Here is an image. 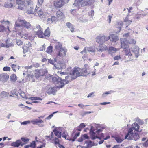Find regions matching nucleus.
<instances>
[{
    "label": "nucleus",
    "instance_id": "nucleus-13",
    "mask_svg": "<svg viewBox=\"0 0 148 148\" xmlns=\"http://www.w3.org/2000/svg\"><path fill=\"white\" fill-rule=\"evenodd\" d=\"M32 123L34 125H37L39 127H42L44 126V125L43 123L44 121L40 119H36L31 121Z\"/></svg>",
    "mask_w": 148,
    "mask_h": 148
},
{
    "label": "nucleus",
    "instance_id": "nucleus-7",
    "mask_svg": "<svg viewBox=\"0 0 148 148\" xmlns=\"http://www.w3.org/2000/svg\"><path fill=\"white\" fill-rule=\"evenodd\" d=\"M48 62L54 65L53 68L58 69H63L65 67V64L64 61H61L59 59H57V58L54 59V60L48 59Z\"/></svg>",
    "mask_w": 148,
    "mask_h": 148
},
{
    "label": "nucleus",
    "instance_id": "nucleus-51",
    "mask_svg": "<svg viewBox=\"0 0 148 148\" xmlns=\"http://www.w3.org/2000/svg\"><path fill=\"white\" fill-rule=\"evenodd\" d=\"M30 147H31V148H36V143L35 141H32L30 143Z\"/></svg>",
    "mask_w": 148,
    "mask_h": 148
},
{
    "label": "nucleus",
    "instance_id": "nucleus-17",
    "mask_svg": "<svg viewBox=\"0 0 148 148\" xmlns=\"http://www.w3.org/2000/svg\"><path fill=\"white\" fill-rule=\"evenodd\" d=\"M64 4V2L63 0H57L54 2L55 6L57 8H60Z\"/></svg>",
    "mask_w": 148,
    "mask_h": 148
},
{
    "label": "nucleus",
    "instance_id": "nucleus-6",
    "mask_svg": "<svg viewBox=\"0 0 148 148\" xmlns=\"http://www.w3.org/2000/svg\"><path fill=\"white\" fill-rule=\"evenodd\" d=\"M120 40L121 47L124 49V51L125 55L128 56L130 58L129 60H133L134 57L130 52V50L128 48L129 45L127 40L125 38H121Z\"/></svg>",
    "mask_w": 148,
    "mask_h": 148
},
{
    "label": "nucleus",
    "instance_id": "nucleus-8",
    "mask_svg": "<svg viewBox=\"0 0 148 148\" xmlns=\"http://www.w3.org/2000/svg\"><path fill=\"white\" fill-rule=\"evenodd\" d=\"M67 50L63 47L56 51V58L57 59H59L61 61H63V58L66 55Z\"/></svg>",
    "mask_w": 148,
    "mask_h": 148
},
{
    "label": "nucleus",
    "instance_id": "nucleus-3",
    "mask_svg": "<svg viewBox=\"0 0 148 148\" xmlns=\"http://www.w3.org/2000/svg\"><path fill=\"white\" fill-rule=\"evenodd\" d=\"M52 79L53 82L56 84V86L50 87L49 88L47 92L49 94H52L54 95L57 91V88L60 89L64 86V84L63 82H64V80H62L61 78L57 76L52 77Z\"/></svg>",
    "mask_w": 148,
    "mask_h": 148
},
{
    "label": "nucleus",
    "instance_id": "nucleus-22",
    "mask_svg": "<svg viewBox=\"0 0 148 148\" xmlns=\"http://www.w3.org/2000/svg\"><path fill=\"white\" fill-rule=\"evenodd\" d=\"M54 44H55V48L56 51L63 48L62 47V44L59 42L56 41L54 42Z\"/></svg>",
    "mask_w": 148,
    "mask_h": 148
},
{
    "label": "nucleus",
    "instance_id": "nucleus-16",
    "mask_svg": "<svg viewBox=\"0 0 148 148\" xmlns=\"http://www.w3.org/2000/svg\"><path fill=\"white\" fill-rule=\"evenodd\" d=\"M131 51L133 52L136 57L137 58L139 56V49L137 46H134L132 48H131Z\"/></svg>",
    "mask_w": 148,
    "mask_h": 148
},
{
    "label": "nucleus",
    "instance_id": "nucleus-58",
    "mask_svg": "<svg viewBox=\"0 0 148 148\" xmlns=\"http://www.w3.org/2000/svg\"><path fill=\"white\" fill-rule=\"evenodd\" d=\"M136 42L134 40V39H132L130 40V41H129V43L128 42V43H129L130 44H135L136 43Z\"/></svg>",
    "mask_w": 148,
    "mask_h": 148
},
{
    "label": "nucleus",
    "instance_id": "nucleus-27",
    "mask_svg": "<svg viewBox=\"0 0 148 148\" xmlns=\"http://www.w3.org/2000/svg\"><path fill=\"white\" fill-rule=\"evenodd\" d=\"M42 29L41 28L40 26L39 25H37L33 28L34 31L36 32H39L42 30Z\"/></svg>",
    "mask_w": 148,
    "mask_h": 148
},
{
    "label": "nucleus",
    "instance_id": "nucleus-26",
    "mask_svg": "<svg viewBox=\"0 0 148 148\" xmlns=\"http://www.w3.org/2000/svg\"><path fill=\"white\" fill-rule=\"evenodd\" d=\"M9 40H7L6 42V45L3 43H1L0 45V46L1 47H6L8 48L10 46H12V44L10 43L9 42Z\"/></svg>",
    "mask_w": 148,
    "mask_h": 148
},
{
    "label": "nucleus",
    "instance_id": "nucleus-36",
    "mask_svg": "<svg viewBox=\"0 0 148 148\" xmlns=\"http://www.w3.org/2000/svg\"><path fill=\"white\" fill-rule=\"evenodd\" d=\"M87 49L88 52L94 53L95 51V48L92 46H91L90 47H87Z\"/></svg>",
    "mask_w": 148,
    "mask_h": 148
},
{
    "label": "nucleus",
    "instance_id": "nucleus-40",
    "mask_svg": "<svg viewBox=\"0 0 148 148\" xmlns=\"http://www.w3.org/2000/svg\"><path fill=\"white\" fill-rule=\"evenodd\" d=\"M87 49L85 48L84 50L81 52V53H82L83 55H84V56H82V58L84 59V58L87 57V56L86 55L87 53Z\"/></svg>",
    "mask_w": 148,
    "mask_h": 148
},
{
    "label": "nucleus",
    "instance_id": "nucleus-56",
    "mask_svg": "<svg viewBox=\"0 0 148 148\" xmlns=\"http://www.w3.org/2000/svg\"><path fill=\"white\" fill-rule=\"evenodd\" d=\"M51 18L53 22H56L58 20L57 18L55 16H51Z\"/></svg>",
    "mask_w": 148,
    "mask_h": 148
},
{
    "label": "nucleus",
    "instance_id": "nucleus-52",
    "mask_svg": "<svg viewBox=\"0 0 148 148\" xmlns=\"http://www.w3.org/2000/svg\"><path fill=\"white\" fill-rule=\"evenodd\" d=\"M30 121H24L22 122H20L21 125H26L27 124H30Z\"/></svg>",
    "mask_w": 148,
    "mask_h": 148
},
{
    "label": "nucleus",
    "instance_id": "nucleus-57",
    "mask_svg": "<svg viewBox=\"0 0 148 148\" xmlns=\"http://www.w3.org/2000/svg\"><path fill=\"white\" fill-rule=\"evenodd\" d=\"M95 93V92H93L92 93H89L87 97L88 98H89V97H94V96H95L94 95V94Z\"/></svg>",
    "mask_w": 148,
    "mask_h": 148
},
{
    "label": "nucleus",
    "instance_id": "nucleus-55",
    "mask_svg": "<svg viewBox=\"0 0 148 148\" xmlns=\"http://www.w3.org/2000/svg\"><path fill=\"white\" fill-rule=\"evenodd\" d=\"M112 17V16L110 15H108V16L107 21L109 23H110L111 22V19Z\"/></svg>",
    "mask_w": 148,
    "mask_h": 148
},
{
    "label": "nucleus",
    "instance_id": "nucleus-29",
    "mask_svg": "<svg viewBox=\"0 0 148 148\" xmlns=\"http://www.w3.org/2000/svg\"><path fill=\"white\" fill-rule=\"evenodd\" d=\"M85 144H86V146L88 148H91L92 146L94 145V143L91 141H85Z\"/></svg>",
    "mask_w": 148,
    "mask_h": 148
},
{
    "label": "nucleus",
    "instance_id": "nucleus-20",
    "mask_svg": "<svg viewBox=\"0 0 148 148\" xmlns=\"http://www.w3.org/2000/svg\"><path fill=\"white\" fill-rule=\"evenodd\" d=\"M104 38L103 37V36H98L96 38V41L97 42H98L100 44L102 45L104 42L103 39Z\"/></svg>",
    "mask_w": 148,
    "mask_h": 148
},
{
    "label": "nucleus",
    "instance_id": "nucleus-50",
    "mask_svg": "<svg viewBox=\"0 0 148 148\" xmlns=\"http://www.w3.org/2000/svg\"><path fill=\"white\" fill-rule=\"evenodd\" d=\"M114 92V91L111 90L110 91H109L107 92H106L105 93H103L102 95V97H105L106 96V95H108V94H110L111 93H113Z\"/></svg>",
    "mask_w": 148,
    "mask_h": 148
},
{
    "label": "nucleus",
    "instance_id": "nucleus-45",
    "mask_svg": "<svg viewBox=\"0 0 148 148\" xmlns=\"http://www.w3.org/2000/svg\"><path fill=\"white\" fill-rule=\"evenodd\" d=\"M62 127H56L54 130L60 134H61L62 132Z\"/></svg>",
    "mask_w": 148,
    "mask_h": 148
},
{
    "label": "nucleus",
    "instance_id": "nucleus-62",
    "mask_svg": "<svg viewBox=\"0 0 148 148\" xmlns=\"http://www.w3.org/2000/svg\"><path fill=\"white\" fill-rule=\"evenodd\" d=\"M40 64L38 63H35L33 64L32 66L36 68H38L40 66Z\"/></svg>",
    "mask_w": 148,
    "mask_h": 148
},
{
    "label": "nucleus",
    "instance_id": "nucleus-33",
    "mask_svg": "<svg viewBox=\"0 0 148 148\" xmlns=\"http://www.w3.org/2000/svg\"><path fill=\"white\" fill-rule=\"evenodd\" d=\"M36 34L37 35L38 37L40 38H44V35L43 32V30H41L38 32H37Z\"/></svg>",
    "mask_w": 148,
    "mask_h": 148
},
{
    "label": "nucleus",
    "instance_id": "nucleus-38",
    "mask_svg": "<svg viewBox=\"0 0 148 148\" xmlns=\"http://www.w3.org/2000/svg\"><path fill=\"white\" fill-rule=\"evenodd\" d=\"M4 6L5 8H11L13 6V4L8 2H5Z\"/></svg>",
    "mask_w": 148,
    "mask_h": 148
},
{
    "label": "nucleus",
    "instance_id": "nucleus-19",
    "mask_svg": "<svg viewBox=\"0 0 148 148\" xmlns=\"http://www.w3.org/2000/svg\"><path fill=\"white\" fill-rule=\"evenodd\" d=\"M31 47V44L29 42L28 44L27 43L23 47V53L29 51H30V48Z\"/></svg>",
    "mask_w": 148,
    "mask_h": 148
},
{
    "label": "nucleus",
    "instance_id": "nucleus-9",
    "mask_svg": "<svg viewBox=\"0 0 148 148\" xmlns=\"http://www.w3.org/2000/svg\"><path fill=\"white\" fill-rule=\"evenodd\" d=\"M90 0H75L74 6L78 8L86 6L89 4Z\"/></svg>",
    "mask_w": 148,
    "mask_h": 148
},
{
    "label": "nucleus",
    "instance_id": "nucleus-14",
    "mask_svg": "<svg viewBox=\"0 0 148 148\" xmlns=\"http://www.w3.org/2000/svg\"><path fill=\"white\" fill-rule=\"evenodd\" d=\"M26 4H27L28 5V7H30V10H28L26 13L29 14L32 13L34 14L35 11H33L34 8L32 5L33 3L32 1L30 0H28L26 1Z\"/></svg>",
    "mask_w": 148,
    "mask_h": 148
},
{
    "label": "nucleus",
    "instance_id": "nucleus-23",
    "mask_svg": "<svg viewBox=\"0 0 148 148\" xmlns=\"http://www.w3.org/2000/svg\"><path fill=\"white\" fill-rule=\"evenodd\" d=\"M119 50V49H116L113 47H110L108 49V52L109 54L112 55L113 53H116Z\"/></svg>",
    "mask_w": 148,
    "mask_h": 148
},
{
    "label": "nucleus",
    "instance_id": "nucleus-46",
    "mask_svg": "<svg viewBox=\"0 0 148 148\" xmlns=\"http://www.w3.org/2000/svg\"><path fill=\"white\" fill-rule=\"evenodd\" d=\"M141 15H142L143 16H145L146 15V14H140L138 13L135 16V19L136 18L137 19H139L140 18Z\"/></svg>",
    "mask_w": 148,
    "mask_h": 148
},
{
    "label": "nucleus",
    "instance_id": "nucleus-41",
    "mask_svg": "<svg viewBox=\"0 0 148 148\" xmlns=\"http://www.w3.org/2000/svg\"><path fill=\"white\" fill-rule=\"evenodd\" d=\"M11 67L12 69L14 71H16V69H19V66L14 65V64H12L11 65Z\"/></svg>",
    "mask_w": 148,
    "mask_h": 148
},
{
    "label": "nucleus",
    "instance_id": "nucleus-25",
    "mask_svg": "<svg viewBox=\"0 0 148 148\" xmlns=\"http://www.w3.org/2000/svg\"><path fill=\"white\" fill-rule=\"evenodd\" d=\"M66 25L70 30L71 32H74L75 28L74 26L71 24L70 22H67L66 23Z\"/></svg>",
    "mask_w": 148,
    "mask_h": 148
},
{
    "label": "nucleus",
    "instance_id": "nucleus-63",
    "mask_svg": "<svg viewBox=\"0 0 148 148\" xmlns=\"http://www.w3.org/2000/svg\"><path fill=\"white\" fill-rule=\"evenodd\" d=\"M82 137L84 139V140H85V139H88L89 138L87 134H84L83 135H82Z\"/></svg>",
    "mask_w": 148,
    "mask_h": 148
},
{
    "label": "nucleus",
    "instance_id": "nucleus-34",
    "mask_svg": "<svg viewBox=\"0 0 148 148\" xmlns=\"http://www.w3.org/2000/svg\"><path fill=\"white\" fill-rule=\"evenodd\" d=\"M132 19L130 20V18H129V16L128 15H127V17L124 20V22H126L127 24L129 25L132 22Z\"/></svg>",
    "mask_w": 148,
    "mask_h": 148
},
{
    "label": "nucleus",
    "instance_id": "nucleus-42",
    "mask_svg": "<svg viewBox=\"0 0 148 148\" xmlns=\"http://www.w3.org/2000/svg\"><path fill=\"white\" fill-rule=\"evenodd\" d=\"M29 99L32 100H42V99L40 97H31Z\"/></svg>",
    "mask_w": 148,
    "mask_h": 148
},
{
    "label": "nucleus",
    "instance_id": "nucleus-64",
    "mask_svg": "<svg viewBox=\"0 0 148 148\" xmlns=\"http://www.w3.org/2000/svg\"><path fill=\"white\" fill-rule=\"evenodd\" d=\"M143 146L145 147H147L148 146V140L143 144Z\"/></svg>",
    "mask_w": 148,
    "mask_h": 148
},
{
    "label": "nucleus",
    "instance_id": "nucleus-30",
    "mask_svg": "<svg viewBox=\"0 0 148 148\" xmlns=\"http://www.w3.org/2000/svg\"><path fill=\"white\" fill-rule=\"evenodd\" d=\"M110 37L112 38V42H114L115 43L117 41L119 40L118 36L114 34H112L111 36Z\"/></svg>",
    "mask_w": 148,
    "mask_h": 148
},
{
    "label": "nucleus",
    "instance_id": "nucleus-53",
    "mask_svg": "<svg viewBox=\"0 0 148 148\" xmlns=\"http://www.w3.org/2000/svg\"><path fill=\"white\" fill-rule=\"evenodd\" d=\"M53 140L54 141V143L56 144H59V140L57 138H55Z\"/></svg>",
    "mask_w": 148,
    "mask_h": 148
},
{
    "label": "nucleus",
    "instance_id": "nucleus-31",
    "mask_svg": "<svg viewBox=\"0 0 148 148\" xmlns=\"http://www.w3.org/2000/svg\"><path fill=\"white\" fill-rule=\"evenodd\" d=\"M107 49V47L105 45H101L100 46V48L97 50L98 51L103 52Z\"/></svg>",
    "mask_w": 148,
    "mask_h": 148
},
{
    "label": "nucleus",
    "instance_id": "nucleus-43",
    "mask_svg": "<svg viewBox=\"0 0 148 148\" xmlns=\"http://www.w3.org/2000/svg\"><path fill=\"white\" fill-rule=\"evenodd\" d=\"M56 14L58 18L62 17L63 15V13L60 11H58L56 12Z\"/></svg>",
    "mask_w": 148,
    "mask_h": 148
},
{
    "label": "nucleus",
    "instance_id": "nucleus-28",
    "mask_svg": "<svg viewBox=\"0 0 148 148\" xmlns=\"http://www.w3.org/2000/svg\"><path fill=\"white\" fill-rule=\"evenodd\" d=\"M44 34L45 36L44 38H45L46 36L49 37L50 36V29L49 27H48L45 30Z\"/></svg>",
    "mask_w": 148,
    "mask_h": 148
},
{
    "label": "nucleus",
    "instance_id": "nucleus-18",
    "mask_svg": "<svg viewBox=\"0 0 148 148\" xmlns=\"http://www.w3.org/2000/svg\"><path fill=\"white\" fill-rule=\"evenodd\" d=\"M9 78V75L6 73H3L0 75V81L5 82L8 80Z\"/></svg>",
    "mask_w": 148,
    "mask_h": 148
},
{
    "label": "nucleus",
    "instance_id": "nucleus-2",
    "mask_svg": "<svg viewBox=\"0 0 148 148\" xmlns=\"http://www.w3.org/2000/svg\"><path fill=\"white\" fill-rule=\"evenodd\" d=\"M68 71L69 72L67 73H69L71 79H75L80 76H85L90 73L85 69H81L78 67L74 68L72 71L71 68L69 67L68 68Z\"/></svg>",
    "mask_w": 148,
    "mask_h": 148
},
{
    "label": "nucleus",
    "instance_id": "nucleus-47",
    "mask_svg": "<svg viewBox=\"0 0 148 148\" xmlns=\"http://www.w3.org/2000/svg\"><path fill=\"white\" fill-rule=\"evenodd\" d=\"M115 140L117 143H120L122 142L123 140L121 139L120 137H116L115 138Z\"/></svg>",
    "mask_w": 148,
    "mask_h": 148
},
{
    "label": "nucleus",
    "instance_id": "nucleus-49",
    "mask_svg": "<svg viewBox=\"0 0 148 148\" xmlns=\"http://www.w3.org/2000/svg\"><path fill=\"white\" fill-rule=\"evenodd\" d=\"M27 75L26 77V79L27 80H30L31 79H32L33 78L34 75H33L29 74H27Z\"/></svg>",
    "mask_w": 148,
    "mask_h": 148
},
{
    "label": "nucleus",
    "instance_id": "nucleus-21",
    "mask_svg": "<svg viewBox=\"0 0 148 148\" xmlns=\"http://www.w3.org/2000/svg\"><path fill=\"white\" fill-rule=\"evenodd\" d=\"M21 142L20 140H17L16 142H13L11 144V145L14 147H18L20 145L22 146L23 144L21 143Z\"/></svg>",
    "mask_w": 148,
    "mask_h": 148
},
{
    "label": "nucleus",
    "instance_id": "nucleus-1",
    "mask_svg": "<svg viewBox=\"0 0 148 148\" xmlns=\"http://www.w3.org/2000/svg\"><path fill=\"white\" fill-rule=\"evenodd\" d=\"M142 130L139 129V126L138 124L134 123L132 125V127L128 129V132L125 137V139L136 141L140 138L139 135L137 132H141Z\"/></svg>",
    "mask_w": 148,
    "mask_h": 148
},
{
    "label": "nucleus",
    "instance_id": "nucleus-15",
    "mask_svg": "<svg viewBox=\"0 0 148 148\" xmlns=\"http://www.w3.org/2000/svg\"><path fill=\"white\" fill-rule=\"evenodd\" d=\"M16 3L18 5V8L23 10L26 8L25 2L22 0H16Z\"/></svg>",
    "mask_w": 148,
    "mask_h": 148
},
{
    "label": "nucleus",
    "instance_id": "nucleus-35",
    "mask_svg": "<svg viewBox=\"0 0 148 148\" xmlns=\"http://www.w3.org/2000/svg\"><path fill=\"white\" fill-rule=\"evenodd\" d=\"M9 95V93L5 91H3L1 93V96L3 98L8 97Z\"/></svg>",
    "mask_w": 148,
    "mask_h": 148
},
{
    "label": "nucleus",
    "instance_id": "nucleus-39",
    "mask_svg": "<svg viewBox=\"0 0 148 148\" xmlns=\"http://www.w3.org/2000/svg\"><path fill=\"white\" fill-rule=\"evenodd\" d=\"M53 47L50 46L48 47L46 50V52L49 54L51 53L53 51Z\"/></svg>",
    "mask_w": 148,
    "mask_h": 148
},
{
    "label": "nucleus",
    "instance_id": "nucleus-4",
    "mask_svg": "<svg viewBox=\"0 0 148 148\" xmlns=\"http://www.w3.org/2000/svg\"><path fill=\"white\" fill-rule=\"evenodd\" d=\"M94 126L97 129H98L96 132H94V127L92 126L91 127V128L89 130L91 138L92 140H95L96 138L100 139V138L98 137V134L106 128V126L97 124H95Z\"/></svg>",
    "mask_w": 148,
    "mask_h": 148
},
{
    "label": "nucleus",
    "instance_id": "nucleus-24",
    "mask_svg": "<svg viewBox=\"0 0 148 148\" xmlns=\"http://www.w3.org/2000/svg\"><path fill=\"white\" fill-rule=\"evenodd\" d=\"M123 25V22L122 21H118L116 22L115 26V27L119 29V31L116 33H119L120 32L121 27Z\"/></svg>",
    "mask_w": 148,
    "mask_h": 148
},
{
    "label": "nucleus",
    "instance_id": "nucleus-61",
    "mask_svg": "<svg viewBox=\"0 0 148 148\" xmlns=\"http://www.w3.org/2000/svg\"><path fill=\"white\" fill-rule=\"evenodd\" d=\"M3 70L4 71H10V68L9 67H4L3 69Z\"/></svg>",
    "mask_w": 148,
    "mask_h": 148
},
{
    "label": "nucleus",
    "instance_id": "nucleus-60",
    "mask_svg": "<svg viewBox=\"0 0 148 148\" xmlns=\"http://www.w3.org/2000/svg\"><path fill=\"white\" fill-rule=\"evenodd\" d=\"M94 11L93 10H91L90 12H89L88 14L89 16H90L93 18L92 17L94 15Z\"/></svg>",
    "mask_w": 148,
    "mask_h": 148
},
{
    "label": "nucleus",
    "instance_id": "nucleus-32",
    "mask_svg": "<svg viewBox=\"0 0 148 148\" xmlns=\"http://www.w3.org/2000/svg\"><path fill=\"white\" fill-rule=\"evenodd\" d=\"M79 20L82 22H86L88 21V19L86 18V15L81 16L79 18Z\"/></svg>",
    "mask_w": 148,
    "mask_h": 148
},
{
    "label": "nucleus",
    "instance_id": "nucleus-11",
    "mask_svg": "<svg viewBox=\"0 0 148 148\" xmlns=\"http://www.w3.org/2000/svg\"><path fill=\"white\" fill-rule=\"evenodd\" d=\"M15 31H16L18 35H20L22 38H23L26 39H30V36L26 32V31L24 29H23L22 30H15Z\"/></svg>",
    "mask_w": 148,
    "mask_h": 148
},
{
    "label": "nucleus",
    "instance_id": "nucleus-44",
    "mask_svg": "<svg viewBox=\"0 0 148 148\" xmlns=\"http://www.w3.org/2000/svg\"><path fill=\"white\" fill-rule=\"evenodd\" d=\"M21 140L23 142L25 143V144H26L27 142H29V139L25 137H22L21 138Z\"/></svg>",
    "mask_w": 148,
    "mask_h": 148
},
{
    "label": "nucleus",
    "instance_id": "nucleus-54",
    "mask_svg": "<svg viewBox=\"0 0 148 148\" xmlns=\"http://www.w3.org/2000/svg\"><path fill=\"white\" fill-rule=\"evenodd\" d=\"M53 132H52L51 133V138H50V136H46L45 137V138L46 139H47L48 140H51V138H52L53 137Z\"/></svg>",
    "mask_w": 148,
    "mask_h": 148
},
{
    "label": "nucleus",
    "instance_id": "nucleus-37",
    "mask_svg": "<svg viewBox=\"0 0 148 148\" xmlns=\"http://www.w3.org/2000/svg\"><path fill=\"white\" fill-rule=\"evenodd\" d=\"M17 79L16 76L14 74H12L10 76V80L12 82H15Z\"/></svg>",
    "mask_w": 148,
    "mask_h": 148
},
{
    "label": "nucleus",
    "instance_id": "nucleus-48",
    "mask_svg": "<svg viewBox=\"0 0 148 148\" xmlns=\"http://www.w3.org/2000/svg\"><path fill=\"white\" fill-rule=\"evenodd\" d=\"M53 132H54V133L56 136H57L59 138H61L62 135L61 134H60L58 133V132L56 131V130H53Z\"/></svg>",
    "mask_w": 148,
    "mask_h": 148
},
{
    "label": "nucleus",
    "instance_id": "nucleus-10",
    "mask_svg": "<svg viewBox=\"0 0 148 148\" xmlns=\"http://www.w3.org/2000/svg\"><path fill=\"white\" fill-rule=\"evenodd\" d=\"M38 8H39V7L38 8L37 6H36L34 13L35 15L37 16H38L41 18H45L47 16V13L45 12H44L42 9H40L38 10Z\"/></svg>",
    "mask_w": 148,
    "mask_h": 148
},
{
    "label": "nucleus",
    "instance_id": "nucleus-12",
    "mask_svg": "<svg viewBox=\"0 0 148 148\" xmlns=\"http://www.w3.org/2000/svg\"><path fill=\"white\" fill-rule=\"evenodd\" d=\"M47 73L46 69H37L35 71V76L36 78H38L40 76H43Z\"/></svg>",
    "mask_w": 148,
    "mask_h": 148
},
{
    "label": "nucleus",
    "instance_id": "nucleus-5",
    "mask_svg": "<svg viewBox=\"0 0 148 148\" xmlns=\"http://www.w3.org/2000/svg\"><path fill=\"white\" fill-rule=\"evenodd\" d=\"M14 26L15 30H22L23 29H24L23 27L29 29L31 27L29 22L19 18L16 21Z\"/></svg>",
    "mask_w": 148,
    "mask_h": 148
},
{
    "label": "nucleus",
    "instance_id": "nucleus-59",
    "mask_svg": "<svg viewBox=\"0 0 148 148\" xmlns=\"http://www.w3.org/2000/svg\"><path fill=\"white\" fill-rule=\"evenodd\" d=\"M21 96L23 98H25L26 97L25 94L24 92L23 91H21L20 94Z\"/></svg>",
    "mask_w": 148,
    "mask_h": 148
}]
</instances>
